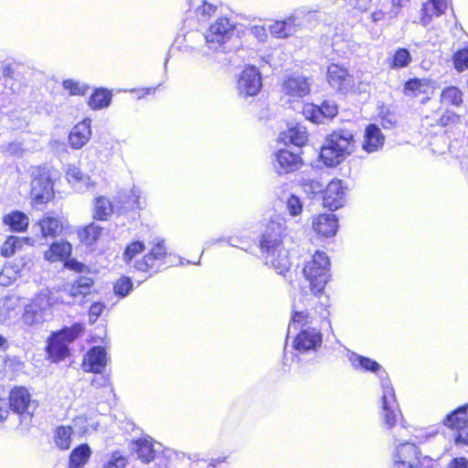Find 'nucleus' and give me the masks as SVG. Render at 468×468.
<instances>
[{"mask_svg": "<svg viewBox=\"0 0 468 468\" xmlns=\"http://www.w3.org/2000/svg\"><path fill=\"white\" fill-rule=\"evenodd\" d=\"M460 115L454 112L447 110L441 116L440 122L442 126H447L452 123H456L460 121Z\"/></svg>", "mask_w": 468, "mask_h": 468, "instance_id": "nucleus-58", "label": "nucleus"}, {"mask_svg": "<svg viewBox=\"0 0 468 468\" xmlns=\"http://www.w3.org/2000/svg\"><path fill=\"white\" fill-rule=\"evenodd\" d=\"M437 88V81L427 78H410L403 83L402 92L406 97L416 98L420 94H429Z\"/></svg>", "mask_w": 468, "mask_h": 468, "instance_id": "nucleus-26", "label": "nucleus"}, {"mask_svg": "<svg viewBox=\"0 0 468 468\" xmlns=\"http://www.w3.org/2000/svg\"><path fill=\"white\" fill-rule=\"evenodd\" d=\"M37 403L32 399L28 389L24 386H16L9 392L10 410L24 419L31 420Z\"/></svg>", "mask_w": 468, "mask_h": 468, "instance_id": "nucleus-13", "label": "nucleus"}, {"mask_svg": "<svg viewBox=\"0 0 468 468\" xmlns=\"http://www.w3.org/2000/svg\"><path fill=\"white\" fill-rule=\"evenodd\" d=\"M262 88V76L260 69L248 65L240 73L237 81L238 94L240 98L255 97Z\"/></svg>", "mask_w": 468, "mask_h": 468, "instance_id": "nucleus-12", "label": "nucleus"}, {"mask_svg": "<svg viewBox=\"0 0 468 468\" xmlns=\"http://www.w3.org/2000/svg\"><path fill=\"white\" fill-rule=\"evenodd\" d=\"M410 0H391L392 9L389 12V17H396L401 7L405 6Z\"/></svg>", "mask_w": 468, "mask_h": 468, "instance_id": "nucleus-62", "label": "nucleus"}, {"mask_svg": "<svg viewBox=\"0 0 468 468\" xmlns=\"http://www.w3.org/2000/svg\"><path fill=\"white\" fill-rule=\"evenodd\" d=\"M447 468H468V459L465 457L452 458Z\"/></svg>", "mask_w": 468, "mask_h": 468, "instance_id": "nucleus-63", "label": "nucleus"}, {"mask_svg": "<svg viewBox=\"0 0 468 468\" xmlns=\"http://www.w3.org/2000/svg\"><path fill=\"white\" fill-rule=\"evenodd\" d=\"M302 13H296L285 19L277 20L269 27V31L273 37L288 38L293 36L302 27L303 17Z\"/></svg>", "mask_w": 468, "mask_h": 468, "instance_id": "nucleus-21", "label": "nucleus"}, {"mask_svg": "<svg viewBox=\"0 0 468 468\" xmlns=\"http://www.w3.org/2000/svg\"><path fill=\"white\" fill-rule=\"evenodd\" d=\"M326 80L336 92L340 94H347L354 86V77L349 70L337 63H331L327 67Z\"/></svg>", "mask_w": 468, "mask_h": 468, "instance_id": "nucleus-16", "label": "nucleus"}, {"mask_svg": "<svg viewBox=\"0 0 468 468\" xmlns=\"http://www.w3.org/2000/svg\"><path fill=\"white\" fill-rule=\"evenodd\" d=\"M30 197L34 207L49 202L54 197V182L48 171L40 167L32 172Z\"/></svg>", "mask_w": 468, "mask_h": 468, "instance_id": "nucleus-10", "label": "nucleus"}, {"mask_svg": "<svg viewBox=\"0 0 468 468\" xmlns=\"http://www.w3.org/2000/svg\"><path fill=\"white\" fill-rule=\"evenodd\" d=\"M283 224L271 219L258 237L259 248L266 265L272 267L281 275H285L291 267L288 251L283 247Z\"/></svg>", "mask_w": 468, "mask_h": 468, "instance_id": "nucleus-2", "label": "nucleus"}, {"mask_svg": "<svg viewBox=\"0 0 468 468\" xmlns=\"http://www.w3.org/2000/svg\"><path fill=\"white\" fill-rule=\"evenodd\" d=\"M217 11V5L202 0V4L196 8V15L198 20H206Z\"/></svg>", "mask_w": 468, "mask_h": 468, "instance_id": "nucleus-52", "label": "nucleus"}, {"mask_svg": "<svg viewBox=\"0 0 468 468\" xmlns=\"http://www.w3.org/2000/svg\"><path fill=\"white\" fill-rule=\"evenodd\" d=\"M330 260L322 250H316L311 261H307L303 269L305 279L310 283V289L314 294L324 292L330 274Z\"/></svg>", "mask_w": 468, "mask_h": 468, "instance_id": "nucleus-8", "label": "nucleus"}, {"mask_svg": "<svg viewBox=\"0 0 468 468\" xmlns=\"http://www.w3.org/2000/svg\"><path fill=\"white\" fill-rule=\"evenodd\" d=\"M4 364L13 372H20L25 367L24 362L16 356H5Z\"/></svg>", "mask_w": 468, "mask_h": 468, "instance_id": "nucleus-55", "label": "nucleus"}, {"mask_svg": "<svg viewBox=\"0 0 468 468\" xmlns=\"http://www.w3.org/2000/svg\"><path fill=\"white\" fill-rule=\"evenodd\" d=\"M103 228L91 222L78 230V236L81 243L87 247H91L97 243L101 237Z\"/></svg>", "mask_w": 468, "mask_h": 468, "instance_id": "nucleus-41", "label": "nucleus"}, {"mask_svg": "<svg viewBox=\"0 0 468 468\" xmlns=\"http://www.w3.org/2000/svg\"><path fill=\"white\" fill-rule=\"evenodd\" d=\"M63 267L67 270L80 273V275H82V273L88 270V267L85 263L80 261L76 258H72L71 256L67 258L63 263Z\"/></svg>", "mask_w": 468, "mask_h": 468, "instance_id": "nucleus-53", "label": "nucleus"}, {"mask_svg": "<svg viewBox=\"0 0 468 468\" xmlns=\"http://www.w3.org/2000/svg\"><path fill=\"white\" fill-rule=\"evenodd\" d=\"M348 358L355 370L372 373L378 377L382 391L381 415L386 426L391 429L395 423L394 409L398 408V400L388 372L377 360L356 352H351Z\"/></svg>", "mask_w": 468, "mask_h": 468, "instance_id": "nucleus-1", "label": "nucleus"}, {"mask_svg": "<svg viewBox=\"0 0 468 468\" xmlns=\"http://www.w3.org/2000/svg\"><path fill=\"white\" fill-rule=\"evenodd\" d=\"M108 359L105 347L101 346H91L83 357L82 368L85 372L90 373L104 372Z\"/></svg>", "mask_w": 468, "mask_h": 468, "instance_id": "nucleus-23", "label": "nucleus"}, {"mask_svg": "<svg viewBox=\"0 0 468 468\" xmlns=\"http://www.w3.org/2000/svg\"><path fill=\"white\" fill-rule=\"evenodd\" d=\"M95 376L90 380V385L96 388L105 387L110 384L109 375L101 373H94Z\"/></svg>", "mask_w": 468, "mask_h": 468, "instance_id": "nucleus-57", "label": "nucleus"}, {"mask_svg": "<svg viewBox=\"0 0 468 468\" xmlns=\"http://www.w3.org/2000/svg\"><path fill=\"white\" fill-rule=\"evenodd\" d=\"M117 204H113L108 197L100 196L93 201V218L99 221H106L116 213Z\"/></svg>", "mask_w": 468, "mask_h": 468, "instance_id": "nucleus-38", "label": "nucleus"}, {"mask_svg": "<svg viewBox=\"0 0 468 468\" xmlns=\"http://www.w3.org/2000/svg\"><path fill=\"white\" fill-rule=\"evenodd\" d=\"M106 308V305L102 302H94L90 304L88 316H89V323L90 324H95L99 317L101 315L102 312Z\"/></svg>", "mask_w": 468, "mask_h": 468, "instance_id": "nucleus-54", "label": "nucleus"}, {"mask_svg": "<svg viewBox=\"0 0 468 468\" xmlns=\"http://www.w3.org/2000/svg\"><path fill=\"white\" fill-rule=\"evenodd\" d=\"M443 423L454 431L455 444L468 445V403L459 406L448 413Z\"/></svg>", "mask_w": 468, "mask_h": 468, "instance_id": "nucleus-11", "label": "nucleus"}, {"mask_svg": "<svg viewBox=\"0 0 468 468\" xmlns=\"http://www.w3.org/2000/svg\"><path fill=\"white\" fill-rule=\"evenodd\" d=\"M35 239L30 237H18L11 235L6 238L3 246L1 247V255L4 257H10L17 250H21L23 245L34 246Z\"/></svg>", "mask_w": 468, "mask_h": 468, "instance_id": "nucleus-40", "label": "nucleus"}, {"mask_svg": "<svg viewBox=\"0 0 468 468\" xmlns=\"http://www.w3.org/2000/svg\"><path fill=\"white\" fill-rule=\"evenodd\" d=\"M71 434L72 432L69 427H58L55 432V441L57 445L62 450L69 449L71 441Z\"/></svg>", "mask_w": 468, "mask_h": 468, "instance_id": "nucleus-51", "label": "nucleus"}, {"mask_svg": "<svg viewBox=\"0 0 468 468\" xmlns=\"http://www.w3.org/2000/svg\"><path fill=\"white\" fill-rule=\"evenodd\" d=\"M127 465V456L121 451H113L104 456L100 468H126Z\"/></svg>", "mask_w": 468, "mask_h": 468, "instance_id": "nucleus-44", "label": "nucleus"}, {"mask_svg": "<svg viewBox=\"0 0 468 468\" xmlns=\"http://www.w3.org/2000/svg\"><path fill=\"white\" fill-rule=\"evenodd\" d=\"M463 91L458 87L452 85L441 90V98L442 102L459 107L463 101Z\"/></svg>", "mask_w": 468, "mask_h": 468, "instance_id": "nucleus-46", "label": "nucleus"}, {"mask_svg": "<svg viewBox=\"0 0 468 468\" xmlns=\"http://www.w3.org/2000/svg\"><path fill=\"white\" fill-rule=\"evenodd\" d=\"M300 154L301 153L297 151H291L284 148L279 149L274 154L272 160L274 171L282 176L298 170L303 165Z\"/></svg>", "mask_w": 468, "mask_h": 468, "instance_id": "nucleus-19", "label": "nucleus"}, {"mask_svg": "<svg viewBox=\"0 0 468 468\" xmlns=\"http://www.w3.org/2000/svg\"><path fill=\"white\" fill-rule=\"evenodd\" d=\"M354 133L346 129H338L327 134L320 147L319 160L327 167L340 165L355 150Z\"/></svg>", "mask_w": 468, "mask_h": 468, "instance_id": "nucleus-5", "label": "nucleus"}, {"mask_svg": "<svg viewBox=\"0 0 468 468\" xmlns=\"http://www.w3.org/2000/svg\"><path fill=\"white\" fill-rule=\"evenodd\" d=\"M25 66L14 59H5L0 67V83L5 89L16 93L25 77Z\"/></svg>", "mask_w": 468, "mask_h": 468, "instance_id": "nucleus-15", "label": "nucleus"}, {"mask_svg": "<svg viewBox=\"0 0 468 468\" xmlns=\"http://www.w3.org/2000/svg\"><path fill=\"white\" fill-rule=\"evenodd\" d=\"M312 228L320 238H333L339 229L338 218L332 213L319 214L314 217Z\"/></svg>", "mask_w": 468, "mask_h": 468, "instance_id": "nucleus-24", "label": "nucleus"}, {"mask_svg": "<svg viewBox=\"0 0 468 468\" xmlns=\"http://www.w3.org/2000/svg\"><path fill=\"white\" fill-rule=\"evenodd\" d=\"M282 90L289 97L303 98L310 93V80L303 75L293 73L283 80Z\"/></svg>", "mask_w": 468, "mask_h": 468, "instance_id": "nucleus-22", "label": "nucleus"}, {"mask_svg": "<svg viewBox=\"0 0 468 468\" xmlns=\"http://www.w3.org/2000/svg\"><path fill=\"white\" fill-rule=\"evenodd\" d=\"M72 254V245L67 239L54 240L44 252V259L51 263L62 262Z\"/></svg>", "mask_w": 468, "mask_h": 468, "instance_id": "nucleus-29", "label": "nucleus"}, {"mask_svg": "<svg viewBox=\"0 0 468 468\" xmlns=\"http://www.w3.org/2000/svg\"><path fill=\"white\" fill-rule=\"evenodd\" d=\"M447 8V0H428L421 7L420 24L427 27L432 19V16H441Z\"/></svg>", "mask_w": 468, "mask_h": 468, "instance_id": "nucleus-37", "label": "nucleus"}, {"mask_svg": "<svg viewBox=\"0 0 468 468\" xmlns=\"http://www.w3.org/2000/svg\"><path fill=\"white\" fill-rule=\"evenodd\" d=\"M29 263V258L21 257L20 259H15L14 262L10 266V269H12L16 274H18L26 269L29 270V267L27 266Z\"/></svg>", "mask_w": 468, "mask_h": 468, "instance_id": "nucleus-56", "label": "nucleus"}, {"mask_svg": "<svg viewBox=\"0 0 468 468\" xmlns=\"http://www.w3.org/2000/svg\"><path fill=\"white\" fill-rule=\"evenodd\" d=\"M61 85L69 96H84L90 90L89 84L73 79L63 80Z\"/></svg>", "mask_w": 468, "mask_h": 468, "instance_id": "nucleus-47", "label": "nucleus"}, {"mask_svg": "<svg viewBox=\"0 0 468 468\" xmlns=\"http://www.w3.org/2000/svg\"><path fill=\"white\" fill-rule=\"evenodd\" d=\"M298 305H292L291 321L288 325L287 337L292 330L299 331L293 337L292 348L298 354L315 353L323 344L320 328L311 326V313L308 310L298 311Z\"/></svg>", "mask_w": 468, "mask_h": 468, "instance_id": "nucleus-3", "label": "nucleus"}, {"mask_svg": "<svg viewBox=\"0 0 468 468\" xmlns=\"http://www.w3.org/2000/svg\"><path fill=\"white\" fill-rule=\"evenodd\" d=\"M413 58L410 50L405 47H399L393 50L387 58V64L392 70H399L408 68Z\"/></svg>", "mask_w": 468, "mask_h": 468, "instance_id": "nucleus-34", "label": "nucleus"}, {"mask_svg": "<svg viewBox=\"0 0 468 468\" xmlns=\"http://www.w3.org/2000/svg\"><path fill=\"white\" fill-rule=\"evenodd\" d=\"M166 255L165 239H157L150 251L142 260L134 261L133 267L140 271L146 272L153 270V272L156 273L165 268L164 260Z\"/></svg>", "mask_w": 468, "mask_h": 468, "instance_id": "nucleus-14", "label": "nucleus"}, {"mask_svg": "<svg viewBox=\"0 0 468 468\" xmlns=\"http://www.w3.org/2000/svg\"><path fill=\"white\" fill-rule=\"evenodd\" d=\"M236 27L231 24L227 17H219L209 26L206 33L193 32L185 37V40L192 37H197L199 41H206L210 49L220 50L224 53L229 52L230 48L227 47L228 42L234 36Z\"/></svg>", "mask_w": 468, "mask_h": 468, "instance_id": "nucleus-7", "label": "nucleus"}, {"mask_svg": "<svg viewBox=\"0 0 468 468\" xmlns=\"http://www.w3.org/2000/svg\"><path fill=\"white\" fill-rule=\"evenodd\" d=\"M7 152L14 156L21 157L24 153L23 144L19 142L9 143L6 147Z\"/></svg>", "mask_w": 468, "mask_h": 468, "instance_id": "nucleus-60", "label": "nucleus"}, {"mask_svg": "<svg viewBox=\"0 0 468 468\" xmlns=\"http://www.w3.org/2000/svg\"><path fill=\"white\" fill-rule=\"evenodd\" d=\"M346 4L359 12H365L369 7L373 0H345Z\"/></svg>", "mask_w": 468, "mask_h": 468, "instance_id": "nucleus-59", "label": "nucleus"}, {"mask_svg": "<svg viewBox=\"0 0 468 468\" xmlns=\"http://www.w3.org/2000/svg\"><path fill=\"white\" fill-rule=\"evenodd\" d=\"M112 91L104 87H98L92 90L88 100V106L93 111H100L108 108L112 101Z\"/></svg>", "mask_w": 468, "mask_h": 468, "instance_id": "nucleus-35", "label": "nucleus"}, {"mask_svg": "<svg viewBox=\"0 0 468 468\" xmlns=\"http://www.w3.org/2000/svg\"><path fill=\"white\" fill-rule=\"evenodd\" d=\"M312 293L311 296L302 295L298 303L295 302L293 304L298 305V311L308 310L311 313L312 324L314 319V314H317L321 321H326L327 324H330L328 321L330 313L327 310L329 306L328 296L324 295V292H320L317 295L314 292Z\"/></svg>", "mask_w": 468, "mask_h": 468, "instance_id": "nucleus-17", "label": "nucleus"}, {"mask_svg": "<svg viewBox=\"0 0 468 468\" xmlns=\"http://www.w3.org/2000/svg\"><path fill=\"white\" fill-rule=\"evenodd\" d=\"M279 139L283 141L286 145L296 147L297 152L302 153L301 148L308 141L306 127L302 124H295L288 128L287 132L282 133Z\"/></svg>", "mask_w": 468, "mask_h": 468, "instance_id": "nucleus-31", "label": "nucleus"}, {"mask_svg": "<svg viewBox=\"0 0 468 468\" xmlns=\"http://www.w3.org/2000/svg\"><path fill=\"white\" fill-rule=\"evenodd\" d=\"M338 113V106L332 100H324L320 104H307L303 108L305 118L314 123H324L333 120Z\"/></svg>", "mask_w": 468, "mask_h": 468, "instance_id": "nucleus-18", "label": "nucleus"}, {"mask_svg": "<svg viewBox=\"0 0 468 468\" xmlns=\"http://www.w3.org/2000/svg\"><path fill=\"white\" fill-rule=\"evenodd\" d=\"M91 136V120L85 118L75 124L69 133V144L72 149H80L90 141Z\"/></svg>", "mask_w": 468, "mask_h": 468, "instance_id": "nucleus-27", "label": "nucleus"}, {"mask_svg": "<svg viewBox=\"0 0 468 468\" xmlns=\"http://www.w3.org/2000/svg\"><path fill=\"white\" fill-rule=\"evenodd\" d=\"M90 448L87 443H81L72 450L69 458L68 468H83L90 457Z\"/></svg>", "mask_w": 468, "mask_h": 468, "instance_id": "nucleus-42", "label": "nucleus"}, {"mask_svg": "<svg viewBox=\"0 0 468 468\" xmlns=\"http://www.w3.org/2000/svg\"><path fill=\"white\" fill-rule=\"evenodd\" d=\"M286 210L292 217L300 216L303 210V202L302 198L295 194H289L285 200Z\"/></svg>", "mask_w": 468, "mask_h": 468, "instance_id": "nucleus-50", "label": "nucleus"}, {"mask_svg": "<svg viewBox=\"0 0 468 468\" xmlns=\"http://www.w3.org/2000/svg\"><path fill=\"white\" fill-rule=\"evenodd\" d=\"M133 282L131 277L126 275H122L114 283H113V293L119 299L126 298L131 292L133 291Z\"/></svg>", "mask_w": 468, "mask_h": 468, "instance_id": "nucleus-45", "label": "nucleus"}, {"mask_svg": "<svg viewBox=\"0 0 468 468\" xmlns=\"http://www.w3.org/2000/svg\"><path fill=\"white\" fill-rule=\"evenodd\" d=\"M3 225L14 233L26 232L29 227V218L22 210L13 209L2 218Z\"/></svg>", "mask_w": 468, "mask_h": 468, "instance_id": "nucleus-30", "label": "nucleus"}, {"mask_svg": "<svg viewBox=\"0 0 468 468\" xmlns=\"http://www.w3.org/2000/svg\"><path fill=\"white\" fill-rule=\"evenodd\" d=\"M145 249V245L142 240H134L128 244L123 250L122 260L126 264H131L133 260Z\"/></svg>", "mask_w": 468, "mask_h": 468, "instance_id": "nucleus-49", "label": "nucleus"}, {"mask_svg": "<svg viewBox=\"0 0 468 468\" xmlns=\"http://www.w3.org/2000/svg\"><path fill=\"white\" fill-rule=\"evenodd\" d=\"M206 468H229L227 457L211 459L210 463H207Z\"/></svg>", "mask_w": 468, "mask_h": 468, "instance_id": "nucleus-64", "label": "nucleus"}, {"mask_svg": "<svg viewBox=\"0 0 468 468\" xmlns=\"http://www.w3.org/2000/svg\"><path fill=\"white\" fill-rule=\"evenodd\" d=\"M452 61L456 71L463 72L468 69V45L453 52Z\"/></svg>", "mask_w": 468, "mask_h": 468, "instance_id": "nucleus-48", "label": "nucleus"}, {"mask_svg": "<svg viewBox=\"0 0 468 468\" xmlns=\"http://www.w3.org/2000/svg\"><path fill=\"white\" fill-rule=\"evenodd\" d=\"M393 460V468H429L433 463L430 456H422L414 442L407 441L396 445Z\"/></svg>", "mask_w": 468, "mask_h": 468, "instance_id": "nucleus-9", "label": "nucleus"}, {"mask_svg": "<svg viewBox=\"0 0 468 468\" xmlns=\"http://www.w3.org/2000/svg\"><path fill=\"white\" fill-rule=\"evenodd\" d=\"M384 143L385 135L378 125L376 123L367 124L364 132L362 149L367 154L375 153L383 147Z\"/></svg>", "mask_w": 468, "mask_h": 468, "instance_id": "nucleus-28", "label": "nucleus"}, {"mask_svg": "<svg viewBox=\"0 0 468 468\" xmlns=\"http://www.w3.org/2000/svg\"><path fill=\"white\" fill-rule=\"evenodd\" d=\"M300 186L303 187V190L311 197L316 198L317 197H321L324 187L323 183L318 181L314 177H311L307 176L306 177L303 176L299 179Z\"/></svg>", "mask_w": 468, "mask_h": 468, "instance_id": "nucleus-43", "label": "nucleus"}, {"mask_svg": "<svg viewBox=\"0 0 468 468\" xmlns=\"http://www.w3.org/2000/svg\"><path fill=\"white\" fill-rule=\"evenodd\" d=\"M141 195V189L135 186L129 192L120 193L116 198V213L121 215L128 210H141L144 208L145 201L142 199Z\"/></svg>", "mask_w": 468, "mask_h": 468, "instance_id": "nucleus-25", "label": "nucleus"}, {"mask_svg": "<svg viewBox=\"0 0 468 468\" xmlns=\"http://www.w3.org/2000/svg\"><path fill=\"white\" fill-rule=\"evenodd\" d=\"M52 300L48 291H41L25 305L21 315L22 324L27 327L30 332H34L42 327L45 322L52 318Z\"/></svg>", "mask_w": 468, "mask_h": 468, "instance_id": "nucleus-6", "label": "nucleus"}, {"mask_svg": "<svg viewBox=\"0 0 468 468\" xmlns=\"http://www.w3.org/2000/svg\"><path fill=\"white\" fill-rule=\"evenodd\" d=\"M85 333V325L81 322H74L71 325H64L53 331L46 341L47 359L58 364L72 356V344Z\"/></svg>", "mask_w": 468, "mask_h": 468, "instance_id": "nucleus-4", "label": "nucleus"}, {"mask_svg": "<svg viewBox=\"0 0 468 468\" xmlns=\"http://www.w3.org/2000/svg\"><path fill=\"white\" fill-rule=\"evenodd\" d=\"M323 206L331 211H335L344 207L346 202V192L343 181L333 179L329 182L321 197Z\"/></svg>", "mask_w": 468, "mask_h": 468, "instance_id": "nucleus-20", "label": "nucleus"}, {"mask_svg": "<svg viewBox=\"0 0 468 468\" xmlns=\"http://www.w3.org/2000/svg\"><path fill=\"white\" fill-rule=\"evenodd\" d=\"M93 284L94 280L90 276L80 275L69 289V296L72 299V303H75L78 298L81 301L89 295Z\"/></svg>", "mask_w": 468, "mask_h": 468, "instance_id": "nucleus-36", "label": "nucleus"}, {"mask_svg": "<svg viewBox=\"0 0 468 468\" xmlns=\"http://www.w3.org/2000/svg\"><path fill=\"white\" fill-rule=\"evenodd\" d=\"M37 228L41 233L42 238H57L59 236L64 229L63 222L60 218L44 216L37 222Z\"/></svg>", "mask_w": 468, "mask_h": 468, "instance_id": "nucleus-32", "label": "nucleus"}, {"mask_svg": "<svg viewBox=\"0 0 468 468\" xmlns=\"http://www.w3.org/2000/svg\"><path fill=\"white\" fill-rule=\"evenodd\" d=\"M133 452L137 458L143 463H148L157 459L156 452L158 450L154 448V441L152 438H140L133 441Z\"/></svg>", "mask_w": 468, "mask_h": 468, "instance_id": "nucleus-33", "label": "nucleus"}, {"mask_svg": "<svg viewBox=\"0 0 468 468\" xmlns=\"http://www.w3.org/2000/svg\"><path fill=\"white\" fill-rule=\"evenodd\" d=\"M66 177L68 182L78 192H84L89 188L90 182V176L82 173V171L75 165H69L66 171Z\"/></svg>", "mask_w": 468, "mask_h": 468, "instance_id": "nucleus-39", "label": "nucleus"}, {"mask_svg": "<svg viewBox=\"0 0 468 468\" xmlns=\"http://www.w3.org/2000/svg\"><path fill=\"white\" fill-rule=\"evenodd\" d=\"M233 239H234V238H232V237H221V238H218V239H209V240L205 242L204 250H207L211 246H213V245H215V244H217V243H218L220 241L227 242L231 247H238L237 244L232 242Z\"/></svg>", "mask_w": 468, "mask_h": 468, "instance_id": "nucleus-61", "label": "nucleus"}]
</instances>
